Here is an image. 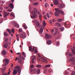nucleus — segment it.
Segmentation results:
<instances>
[{"label":"nucleus","instance_id":"15","mask_svg":"<svg viewBox=\"0 0 75 75\" xmlns=\"http://www.w3.org/2000/svg\"><path fill=\"white\" fill-rule=\"evenodd\" d=\"M6 68L5 67L4 68L2 69L1 68H0V70H1V72L3 74L4 73L5 71V70H6Z\"/></svg>","mask_w":75,"mask_h":75},{"label":"nucleus","instance_id":"58","mask_svg":"<svg viewBox=\"0 0 75 75\" xmlns=\"http://www.w3.org/2000/svg\"><path fill=\"white\" fill-rule=\"evenodd\" d=\"M10 74V71H9L8 72V75H9Z\"/></svg>","mask_w":75,"mask_h":75},{"label":"nucleus","instance_id":"7","mask_svg":"<svg viewBox=\"0 0 75 75\" xmlns=\"http://www.w3.org/2000/svg\"><path fill=\"white\" fill-rule=\"evenodd\" d=\"M3 13L4 15V17H6L7 16H8V15L10 14V13L8 12V13H6V11H3Z\"/></svg>","mask_w":75,"mask_h":75},{"label":"nucleus","instance_id":"21","mask_svg":"<svg viewBox=\"0 0 75 75\" xmlns=\"http://www.w3.org/2000/svg\"><path fill=\"white\" fill-rule=\"evenodd\" d=\"M51 40H48L47 42V45H50L51 44Z\"/></svg>","mask_w":75,"mask_h":75},{"label":"nucleus","instance_id":"49","mask_svg":"<svg viewBox=\"0 0 75 75\" xmlns=\"http://www.w3.org/2000/svg\"><path fill=\"white\" fill-rule=\"evenodd\" d=\"M7 11H9V12H11L12 11V10L9 9L7 10Z\"/></svg>","mask_w":75,"mask_h":75},{"label":"nucleus","instance_id":"18","mask_svg":"<svg viewBox=\"0 0 75 75\" xmlns=\"http://www.w3.org/2000/svg\"><path fill=\"white\" fill-rule=\"evenodd\" d=\"M23 27H24V29H25V30L27 29V27L26 26L25 24H23Z\"/></svg>","mask_w":75,"mask_h":75},{"label":"nucleus","instance_id":"24","mask_svg":"<svg viewBox=\"0 0 75 75\" xmlns=\"http://www.w3.org/2000/svg\"><path fill=\"white\" fill-rule=\"evenodd\" d=\"M54 14L55 16H58L59 15V12H55Z\"/></svg>","mask_w":75,"mask_h":75},{"label":"nucleus","instance_id":"30","mask_svg":"<svg viewBox=\"0 0 75 75\" xmlns=\"http://www.w3.org/2000/svg\"><path fill=\"white\" fill-rule=\"evenodd\" d=\"M10 16H12V17H14V18L15 17V16H14V15L13 13H11L10 14Z\"/></svg>","mask_w":75,"mask_h":75},{"label":"nucleus","instance_id":"40","mask_svg":"<svg viewBox=\"0 0 75 75\" xmlns=\"http://www.w3.org/2000/svg\"><path fill=\"white\" fill-rule=\"evenodd\" d=\"M35 56H33V58L32 59V60H34V59H35Z\"/></svg>","mask_w":75,"mask_h":75},{"label":"nucleus","instance_id":"33","mask_svg":"<svg viewBox=\"0 0 75 75\" xmlns=\"http://www.w3.org/2000/svg\"><path fill=\"white\" fill-rule=\"evenodd\" d=\"M57 32H56V31L55 32H54V34H53V35H57Z\"/></svg>","mask_w":75,"mask_h":75},{"label":"nucleus","instance_id":"27","mask_svg":"<svg viewBox=\"0 0 75 75\" xmlns=\"http://www.w3.org/2000/svg\"><path fill=\"white\" fill-rule=\"evenodd\" d=\"M7 47H8V44H7L6 43L4 45V48H7Z\"/></svg>","mask_w":75,"mask_h":75},{"label":"nucleus","instance_id":"60","mask_svg":"<svg viewBox=\"0 0 75 75\" xmlns=\"http://www.w3.org/2000/svg\"><path fill=\"white\" fill-rule=\"evenodd\" d=\"M20 54V52H19V53H16L17 55H19Z\"/></svg>","mask_w":75,"mask_h":75},{"label":"nucleus","instance_id":"56","mask_svg":"<svg viewBox=\"0 0 75 75\" xmlns=\"http://www.w3.org/2000/svg\"><path fill=\"white\" fill-rule=\"evenodd\" d=\"M22 55H25V53L24 52H23Z\"/></svg>","mask_w":75,"mask_h":75},{"label":"nucleus","instance_id":"54","mask_svg":"<svg viewBox=\"0 0 75 75\" xmlns=\"http://www.w3.org/2000/svg\"><path fill=\"white\" fill-rule=\"evenodd\" d=\"M38 56L39 57H41V55L39 54H38Z\"/></svg>","mask_w":75,"mask_h":75},{"label":"nucleus","instance_id":"17","mask_svg":"<svg viewBox=\"0 0 75 75\" xmlns=\"http://www.w3.org/2000/svg\"><path fill=\"white\" fill-rule=\"evenodd\" d=\"M36 68H40L41 67V65L40 64H37L35 66Z\"/></svg>","mask_w":75,"mask_h":75},{"label":"nucleus","instance_id":"25","mask_svg":"<svg viewBox=\"0 0 75 75\" xmlns=\"http://www.w3.org/2000/svg\"><path fill=\"white\" fill-rule=\"evenodd\" d=\"M4 35L5 36H6V37L8 36V33H6V32H4Z\"/></svg>","mask_w":75,"mask_h":75},{"label":"nucleus","instance_id":"12","mask_svg":"<svg viewBox=\"0 0 75 75\" xmlns=\"http://www.w3.org/2000/svg\"><path fill=\"white\" fill-rule=\"evenodd\" d=\"M42 60H41L42 62H47V59H45L44 57H41Z\"/></svg>","mask_w":75,"mask_h":75},{"label":"nucleus","instance_id":"9","mask_svg":"<svg viewBox=\"0 0 75 75\" xmlns=\"http://www.w3.org/2000/svg\"><path fill=\"white\" fill-rule=\"evenodd\" d=\"M7 54V51L5 50H4L1 52L2 55H5Z\"/></svg>","mask_w":75,"mask_h":75},{"label":"nucleus","instance_id":"29","mask_svg":"<svg viewBox=\"0 0 75 75\" xmlns=\"http://www.w3.org/2000/svg\"><path fill=\"white\" fill-rule=\"evenodd\" d=\"M33 72L35 73L37 72V69H33Z\"/></svg>","mask_w":75,"mask_h":75},{"label":"nucleus","instance_id":"36","mask_svg":"<svg viewBox=\"0 0 75 75\" xmlns=\"http://www.w3.org/2000/svg\"><path fill=\"white\" fill-rule=\"evenodd\" d=\"M43 24L44 27H45V25H46V24H45V21H43Z\"/></svg>","mask_w":75,"mask_h":75},{"label":"nucleus","instance_id":"50","mask_svg":"<svg viewBox=\"0 0 75 75\" xmlns=\"http://www.w3.org/2000/svg\"><path fill=\"white\" fill-rule=\"evenodd\" d=\"M30 67L31 68H33L34 67V65H32L30 66Z\"/></svg>","mask_w":75,"mask_h":75},{"label":"nucleus","instance_id":"13","mask_svg":"<svg viewBox=\"0 0 75 75\" xmlns=\"http://www.w3.org/2000/svg\"><path fill=\"white\" fill-rule=\"evenodd\" d=\"M74 59H75V57H72V58H71L70 61H74L73 65H75V61H74Z\"/></svg>","mask_w":75,"mask_h":75},{"label":"nucleus","instance_id":"19","mask_svg":"<svg viewBox=\"0 0 75 75\" xmlns=\"http://www.w3.org/2000/svg\"><path fill=\"white\" fill-rule=\"evenodd\" d=\"M64 7V4H61L59 6V8H62Z\"/></svg>","mask_w":75,"mask_h":75},{"label":"nucleus","instance_id":"4","mask_svg":"<svg viewBox=\"0 0 75 75\" xmlns=\"http://www.w3.org/2000/svg\"><path fill=\"white\" fill-rule=\"evenodd\" d=\"M22 58H23V57H21V54L19 56L18 58V62L19 63H20V64L22 63Z\"/></svg>","mask_w":75,"mask_h":75},{"label":"nucleus","instance_id":"61","mask_svg":"<svg viewBox=\"0 0 75 75\" xmlns=\"http://www.w3.org/2000/svg\"><path fill=\"white\" fill-rule=\"evenodd\" d=\"M54 30H53V29H52L51 30V33H53V32H54Z\"/></svg>","mask_w":75,"mask_h":75},{"label":"nucleus","instance_id":"59","mask_svg":"<svg viewBox=\"0 0 75 75\" xmlns=\"http://www.w3.org/2000/svg\"><path fill=\"white\" fill-rule=\"evenodd\" d=\"M17 38V40L18 41H19V38L18 37V38Z\"/></svg>","mask_w":75,"mask_h":75},{"label":"nucleus","instance_id":"38","mask_svg":"<svg viewBox=\"0 0 75 75\" xmlns=\"http://www.w3.org/2000/svg\"><path fill=\"white\" fill-rule=\"evenodd\" d=\"M64 25L65 27H67V22H65L64 23Z\"/></svg>","mask_w":75,"mask_h":75},{"label":"nucleus","instance_id":"63","mask_svg":"<svg viewBox=\"0 0 75 75\" xmlns=\"http://www.w3.org/2000/svg\"><path fill=\"white\" fill-rule=\"evenodd\" d=\"M52 21L53 22H54V21H55V19H52Z\"/></svg>","mask_w":75,"mask_h":75},{"label":"nucleus","instance_id":"57","mask_svg":"<svg viewBox=\"0 0 75 75\" xmlns=\"http://www.w3.org/2000/svg\"><path fill=\"white\" fill-rule=\"evenodd\" d=\"M32 64L34 63V60H33V59H32Z\"/></svg>","mask_w":75,"mask_h":75},{"label":"nucleus","instance_id":"28","mask_svg":"<svg viewBox=\"0 0 75 75\" xmlns=\"http://www.w3.org/2000/svg\"><path fill=\"white\" fill-rule=\"evenodd\" d=\"M60 31H63V30H64V27H62L61 28H60Z\"/></svg>","mask_w":75,"mask_h":75},{"label":"nucleus","instance_id":"22","mask_svg":"<svg viewBox=\"0 0 75 75\" xmlns=\"http://www.w3.org/2000/svg\"><path fill=\"white\" fill-rule=\"evenodd\" d=\"M55 25H57L58 27H61V24L58 23H56L55 24Z\"/></svg>","mask_w":75,"mask_h":75},{"label":"nucleus","instance_id":"62","mask_svg":"<svg viewBox=\"0 0 75 75\" xmlns=\"http://www.w3.org/2000/svg\"><path fill=\"white\" fill-rule=\"evenodd\" d=\"M17 59H18V58H17V57H16V59L15 60V61H17Z\"/></svg>","mask_w":75,"mask_h":75},{"label":"nucleus","instance_id":"43","mask_svg":"<svg viewBox=\"0 0 75 75\" xmlns=\"http://www.w3.org/2000/svg\"><path fill=\"white\" fill-rule=\"evenodd\" d=\"M72 53L73 54H74V55H75V52L74 51L72 50Z\"/></svg>","mask_w":75,"mask_h":75},{"label":"nucleus","instance_id":"31","mask_svg":"<svg viewBox=\"0 0 75 75\" xmlns=\"http://www.w3.org/2000/svg\"><path fill=\"white\" fill-rule=\"evenodd\" d=\"M35 6H37V5H38V2H35L33 4Z\"/></svg>","mask_w":75,"mask_h":75},{"label":"nucleus","instance_id":"20","mask_svg":"<svg viewBox=\"0 0 75 75\" xmlns=\"http://www.w3.org/2000/svg\"><path fill=\"white\" fill-rule=\"evenodd\" d=\"M14 26L16 28H19V25L16 23L14 24Z\"/></svg>","mask_w":75,"mask_h":75},{"label":"nucleus","instance_id":"48","mask_svg":"<svg viewBox=\"0 0 75 75\" xmlns=\"http://www.w3.org/2000/svg\"><path fill=\"white\" fill-rule=\"evenodd\" d=\"M58 21L59 22H61V21H62V19H59L58 20Z\"/></svg>","mask_w":75,"mask_h":75},{"label":"nucleus","instance_id":"14","mask_svg":"<svg viewBox=\"0 0 75 75\" xmlns=\"http://www.w3.org/2000/svg\"><path fill=\"white\" fill-rule=\"evenodd\" d=\"M9 7L11 8V9H13L14 8V5L13 4H10L9 6Z\"/></svg>","mask_w":75,"mask_h":75},{"label":"nucleus","instance_id":"47","mask_svg":"<svg viewBox=\"0 0 75 75\" xmlns=\"http://www.w3.org/2000/svg\"><path fill=\"white\" fill-rule=\"evenodd\" d=\"M59 42H57L56 44V46H58V45H59Z\"/></svg>","mask_w":75,"mask_h":75},{"label":"nucleus","instance_id":"10","mask_svg":"<svg viewBox=\"0 0 75 75\" xmlns=\"http://www.w3.org/2000/svg\"><path fill=\"white\" fill-rule=\"evenodd\" d=\"M34 48H35V47L34 46H33V49H32V47H31V46L29 47V51H31L32 52H33L34 51Z\"/></svg>","mask_w":75,"mask_h":75},{"label":"nucleus","instance_id":"44","mask_svg":"<svg viewBox=\"0 0 75 75\" xmlns=\"http://www.w3.org/2000/svg\"><path fill=\"white\" fill-rule=\"evenodd\" d=\"M49 23L51 25L52 24V21H51V20H50L49 21Z\"/></svg>","mask_w":75,"mask_h":75},{"label":"nucleus","instance_id":"39","mask_svg":"<svg viewBox=\"0 0 75 75\" xmlns=\"http://www.w3.org/2000/svg\"><path fill=\"white\" fill-rule=\"evenodd\" d=\"M50 67V65H46L45 66V68H47V67Z\"/></svg>","mask_w":75,"mask_h":75},{"label":"nucleus","instance_id":"42","mask_svg":"<svg viewBox=\"0 0 75 75\" xmlns=\"http://www.w3.org/2000/svg\"><path fill=\"white\" fill-rule=\"evenodd\" d=\"M11 31L12 32L13 34H14V29L13 28L12 29Z\"/></svg>","mask_w":75,"mask_h":75},{"label":"nucleus","instance_id":"53","mask_svg":"<svg viewBox=\"0 0 75 75\" xmlns=\"http://www.w3.org/2000/svg\"><path fill=\"white\" fill-rule=\"evenodd\" d=\"M55 30L57 32V30H58V28H55Z\"/></svg>","mask_w":75,"mask_h":75},{"label":"nucleus","instance_id":"41","mask_svg":"<svg viewBox=\"0 0 75 75\" xmlns=\"http://www.w3.org/2000/svg\"><path fill=\"white\" fill-rule=\"evenodd\" d=\"M42 16V15L41 14H40L39 15V19L40 20H41V17Z\"/></svg>","mask_w":75,"mask_h":75},{"label":"nucleus","instance_id":"16","mask_svg":"<svg viewBox=\"0 0 75 75\" xmlns=\"http://www.w3.org/2000/svg\"><path fill=\"white\" fill-rule=\"evenodd\" d=\"M43 32V29L42 28H40V30L39 31V33L40 34H42Z\"/></svg>","mask_w":75,"mask_h":75},{"label":"nucleus","instance_id":"2","mask_svg":"<svg viewBox=\"0 0 75 75\" xmlns=\"http://www.w3.org/2000/svg\"><path fill=\"white\" fill-rule=\"evenodd\" d=\"M31 13L33 15V16H30V17L32 18H35L37 17V14H37V13H38L37 9L35 8L34 11H32Z\"/></svg>","mask_w":75,"mask_h":75},{"label":"nucleus","instance_id":"52","mask_svg":"<svg viewBox=\"0 0 75 75\" xmlns=\"http://www.w3.org/2000/svg\"><path fill=\"white\" fill-rule=\"evenodd\" d=\"M42 28V29H44V27L42 26H41V28Z\"/></svg>","mask_w":75,"mask_h":75},{"label":"nucleus","instance_id":"6","mask_svg":"<svg viewBox=\"0 0 75 75\" xmlns=\"http://www.w3.org/2000/svg\"><path fill=\"white\" fill-rule=\"evenodd\" d=\"M55 11H56V12H58V11L59 13H60V14H64V11L61 10H60L58 11V9L57 8L55 9Z\"/></svg>","mask_w":75,"mask_h":75},{"label":"nucleus","instance_id":"37","mask_svg":"<svg viewBox=\"0 0 75 75\" xmlns=\"http://www.w3.org/2000/svg\"><path fill=\"white\" fill-rule=\"evenodd\" d=\"M75 74V72L74 71H73L72 72L71 74V75H74Z\"/></svg>","mask_w":75,"mask_h":75},{"label":"nucleus","instance_id":"1","mask_svg":"<svg viewBox=\"0 0 75 75\" xmlns=\"http://www.w3.org/2000/svg\"><path fill=\"white\" fill-rule=\"evenodd\" d=\"M15 69H16L17 70H13V75H16L17 74V71H18L19 74H20V72H21V69H20V67L18 66H17L14 68Z\"/></svg>","mask_w":75,"mask_h":75},{"label":"nucleus","instance_id":"26","mask_svg":"<svg viewBox=\"0 0 75 75\" xmlns=\"http://www.w3.org/2000/svg\"><path fill=\"white\" fill-rule=\"evenodd\" d=\"M7 31L9 33V34H11V30H10L9 29H7Z\"/></svg>","mask_w":75,"mask_h":75},{"label":"nucleus","instance_id":"45","mask_svg":"<svg viewBox=\"0 0 75 75\" xmlns=\"http://www.w3.org/2000/svg\"><path fill=\"white\" fill-rule=\"evenodd\" d=\"M19 33H21V32H22V29H19Z\"/></svg>","mask_w":75,"mask_h":75},{"label":"nucleus","instance_id":"11","mask_svg":"<svg viewBox=\"0 0 75 75\" xmlns=\"http://www.w3.org/2000/svg\"><path fill=\"white\" fill-rule=\"evenodd\" d=\"M59 1L58 0H55L54 1V4L55 5H58L59 3H58Z\"/></svg>","mask_w":75,"mask_h":75},{"label":"nucleus","instance_id":"8","mask_svg":"<svg viewBox=\"0 0 75 75\" xmlns=\"http://www.w3.org/2000/svg\"><path fill=\"white\" fill-rule=\"evenodd\" d=\"M9 62V60L8 59H4V63L5 65H7L8 64V62Z\"/></svg>","mask_w":75,"mask_h":75},{"label":"nucleus","instance_id":"32","mask_svg":"<svg viewBox=\"0 0 75 75\" xmlns=\"http://www.w3.org/2000/svg\"><path fill=\"white\" fill-rule=\"evenodd\" d=\"M45 7H48V4H47V3L45 4Z\"/></svg>","mask_w":75,"mask_h":75},{"label":"nucleus","instance_id":"34","mask_svg":"<svg viewBox=\"0 0 75 75\" xmlns=\"http://www.w3.org/2000/svg\"><path fill=\"white\" fill-rule=\"evenodd\" d=\"M68 55H69L70 56H71V57L73 56V55H72V54H71L70 52L68 53Z\"/></svg>","mask_w":75,"mask_h":75},{"label":"nucleus","instance_id":"64","mask_svg":"<svg viewBox=\"0 0 75 75\" xmlns=\"http://www.w3.org/2000/svg\"><path fill=\"white\" fill-rule=\"evenodd\" d=\"M11 53H13V51H12V50H11Z\"/></svg>","mask_w":75,"mask_h":75},{"label":"nucleus","instance_id":"5","mask_svg":"<svg viewBox=\"0 0 75 75\" xmlns=\"http://www.w3.org/2000/svg\"><path fill=\"white\" fill-rule=\"evenodd\" d=\"M45 37L46 40L49 39L50 38H52V36L51 35H49L47 33L45 34Z\"/></svg>","mask_w":75,"mask_h":75},{"label":"nucleus","instance_id":"55","mask_svg":"<svg viewBox=\"0 0 75 75\" xmlns=\"http://www.w3.org/2000/svg\"><path fill=\"white\" fill-rule=\"evenodd\" d=\"M16 37H17V38H18V36H19V35H18L17 34V35H16Z\"/></svg>","mask_w":75,"mask_h":75},{"label":"nucleus","instance_id":"46","mask_svg":"<svg viewBox=\"0 0 75 75\" xmlns=\"http://www.w3.org/2000/svg\"><path fill=\"white\" fill-rule=\"evenodd\" d=\"M35 53H37V52H38L37 51V49H35Z\"/></svg>","mask_w":75,"mask_h":75},{"label":"nucleus","instance_id":"35","mask_svg":"<svg viewBox=\"0 0 75 75\" xmlns=\"http://www.w3.org/2000/svg\"><path fill=\"white\" fill-rule=\"evenodd\" d=\"M40 69H38V70H37V71L38 72V74H40Z\"/></svg>","mask_w":75,"mask_h":75},{"label":"nucleus","instance_id":"3","mask_svg":"<svg viewBox=\"0 0 75 75\" xmlns=\"http://www.w3.org/2000/svg\"><path fill=\"white\" fill-rule=\"evenodd\" d=\"M26 33H22L19 34V36L21 38H26Z\"/></svg>","mask_w":75,"mask_h":75},{"label":"nucleus","instance_id":"51","mask_svg":"<svg viewBox=\"0 0 75 75\" xmlns=\"http://www.w3.org/2000/svg\"><path fill=\"white\" fill-rule=\"evenodd\" d=\"M3 23V20H1L0 21V24H1V23Z\"/></svg>","mask_w":75,"mask_h":75},{"label":"nucleus","instance_id":"23","mask_svg":"<svg viewBox=\"0 0 75 75\" xmlns=\"http://www.w3.org/2000/svg\"><path fill=\"white\" fill-rule=\"evenodd\" d=\"M40 23L38 22H37L36 23V26L37 27H40Z\"/></svg>","mask_w":75,"mask_h":75}]
</instances>
